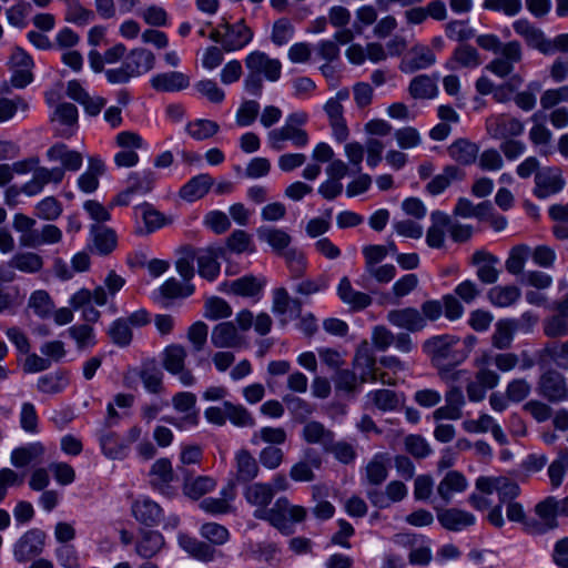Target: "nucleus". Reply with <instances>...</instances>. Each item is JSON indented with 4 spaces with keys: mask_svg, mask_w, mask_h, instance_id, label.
<instances>
[{
    "mask_svg": "<svg viewBox=\"0 0 568 568\" xmlns=\"http://www.w3.org/2000/svg\"><path fill=\"white\" fill-rule=\"evenodd\" d=\"M458 341V337L445 334L433 336L423 344V351L430 358L432 364L438 369L439 376L444 381L455 382L467 374L464 369H453L467 357V353L456 348Z\"/></svg>",
    "mask_w": 568,
    "mask_h": 568,
    "instance_id": "nucleus-1",
    "label": "nucleus"
},
{
    "mask_svg": "<svg viewBox=\"0 0 568 568\" xmlns=\"http://www.w3.org/2000/svg\"><path fill=\"white\" fill-rule=\"evenodd\" d=\"M476 43L486 51L499 53V57L494 58L485 67V70L498 78L509 77L514 72L515 65L523 61V47L517 40L503 43L495 34H480L476 38Z\"/></svg>",
    "mask_w": 568,
    "mask_h": 568,
    "instance_id": "nucleus-2",
    "label": "nucleus"
},
{
    "mask_svg": "<svg viewBox=\"0 0 568 568\" xmlns=\"http://www.w3.org/2000/svg\"><path fill=\"white\" fill-rule=\"evenodd\" d=\"M247 74L244 79V89L252 95L260 97L263 91V80L276 82L282 75V63L267 53L255 50L244 59Z\"/></svg>",
    "mask_w": 568,
    "mask_h": 568,
    "instance_id": "nucleus-3",
    "label": "nucleus"
},
{
    "mask_svg": "<svg viewBox=\"0 0 568 568\" xmlns=\"http://www.w3.org/2000/svg\"><path fill=\"white\" fill-rule=\"evenodd\" d=\"M307 511L304 507L292 505L286 497H280L268 509V511H258L256 519L265 520L282 534H293L294 523H301L306 518Z\"/></svg>",
    "mask_w": 568,
    "mask_h": 568,
    "instance_id": "nucleus-4",
    "label": "nucleus"
},
{
    "mask_svg": "<svg viewBox=\"0 0 568 568\" xmlns=\"http://www.w3.org/2000/svg\"><path fill=\"white\" fill-rule=\"evenodd\" d=\"M187 351L181 344H170L161 353V364L171 375L176 376L183 386H192L196 378L186 366Z\"/></svg>",
    "mask_w": 568,
    "mask_h": 568,
    "instance_id": "nucleus-5",
    "label": "nucleus"
},
{
    "mask_svg": "<svg viewBox=\"0 0 568 568\" xmlns=\"http://www.w3.org/2000/svg\"><path fill=\"white\" fill-rule=\"evenodd\" d=\"M47 534L39 528L27 530L13 545V557L20 562H29L39 557L45 547Z\"/></svg>",
    "mask_w": 568,
    "mask_h": 568,
    "instance_id": "nucleus-6",
    "label": "nucleus"
},
{
    "mask_svg": "<svg viewBox=\"0 0 568 568\" xmlns=\"http://www.w3.org/2000/svg\"><path fill=\"white\" fill-rule=\"evenodd\" d=\"M558 500L555 497H547L535 506V514L538 518L529 519L526 523V532L541 535L558 527L557 513Z\"/></svg>",
    "mask_w": 568,
    "mask_h": 568,
    "instance_id": "nucleus-7",
    "label": "nucleus"
},
{
    "mask_svg": "<svg viewBox=\"0 0 568 568\" xmlns=\"http://www.w3.org/2000/svg\"><path fill=\"white\" fill-rule=\"evenodd\" d=\"M514 31L520 36L529 48L538 50L542 54L554 53V43L544 31L527 19H518L513 22Z\"/></svg>",
    "mask_w": 568,
    "mask_h": 568,
    "instance_id": "nucleus-8",
    "label": "nucleus"
},
{
    "mask_svg": "<svg viewBox=\"0 0 568 568\" xmlns=\"http://www.w3.org/2000/svg\"><path fill=\"white\" fill-rule=\"evenodd\" d=\"M116 144L123 150L114 155V162L119 168H131L139 162L136 149L143 146L142 138L132 131L120 132L115 138Z\"/></svg>",
    "mask_w": 568,
    "mask_h": 568,
    "instance_id": "nucleus-9",
    "label": "nucleus"
},
{
    "mask_svg": "<svg viewBox=\"0 0 568 568\" xmlns=\"http://www.w3.org/2000/svg\"><path fill=\"white\" fill-rule=\"evenodd\" d=\"M286 141H291L296 148H304L308 144L310 138L304 129L287 124L273 129L267 133L268 145L275 151H282L285 148Z\"/></svg>",
    "mask_w": 568,
    "mask_h": 568,
    "instance_id": "nucleus-10",
    "label": "nucleus"
},
{
    "mask_svg": "<svg viewBox=\"0 0 568 568\" xmlns=\"http://www.w3.org/2000/svg\"><path fill=\"white\" fill-rule=\"evenodd\" d=\"M131 513L135 520L145 527L159 526L164 518L162 507L149 497L135 499L132 503Z\"/></svg>",
    "mask_w": 568,
    "mask_h": 568,
    "instance_id": "nucleus-11",
    "label": "nucleus"
},
{
    "mask_svg": "<svg viewBox=\"0 0 568 568\" xmlns=\"http://www.w3.org/2000/svg\"><path fill=\"white\" fill-rule=\"evenodd\" d=\"M64 178V171L60 168L48 169L36 166L32 179L21 186V192L28 196L39 194L49 183L59 184Z\"/></svg>",
    "mask_w": 568,
    "mask_h": 568,
    "instance_id": "nucleus-12",
    "label": "nucleus"
},
{
    "mask_svg": "<svg viewBox=\"0 0 568 568\" xmlns=\"http://www.w3.org/2000/svg\"><path fill=\"white\" fill-rule=\"evenodd\" d=\"M435 62L436 57L433 50L425 44L417 43L403 58L399 70L404 73H414L432 67Z\"/></svg>",
    "mask_w": 568,
    "mask_h": 568,
    "instance_id": "nucleus-13",
    "label": "nucleus"
},
{
    "mask_svg": "<svg viewBox=\"0 0 568 568\" xmlns=\"http://www.w3.org/2000/svg\"><path fill=\"white\" fill-rule=\"evenodd\" d=\"M224 30L223 50L225 52L237 51L246 47L253 39V31L244 20L233 24L225 22L221 24Z\"/></svg>",
    "mask_w": 568,
    "mask_h": 568,
    "instance_id": "nucleus-14",
    "label": "nucleus"
},
{
    "mask_svg": "<svg viewBox=\"0 0 568 568\" xmlns=\"http://www.w3.org/2000/svg\"><path fill=\"white\" fill-rule=\"evenodd\" d=\"M225 257V250L221 246H210L196 251L195 261L201 277L214 281L220 274L219 258Z\"/></svg>",
    "mask_w": 568,
    "mask_h": 568,
    "instance_id": "nucleus-15",
    "label": "nucleus"
},
{
    "mask_svg": "<svg viewBox=\"0 0 568 568\" xmlns=\"http://www.w3.org/2000/svg\"><path fill=\"white\" fill-rule=\"evenodd\" d=\"M386 318L390 325L412 333L419 332L426 327L425 318L415 307L390 310Z\"/></svg>",
    "mask_w": 568,
    "mask_h": 568,
    "instance_id": "nucleus-16",
    "label": "nucleus"
},
{
    "mask_svg": "<svg viewBox=\"0 0 568 568\" xmlns=\"http://www.w3.org/2000/svg\"><path fill=\"white\" fill-rule=\"evenodd\" d=\"M211 343L216 348H241L245 345V337L233 322H223L212 329Z\"/></svg>",
    "mask_w": 568,
    "mask_h": 568,
    "instance_id": "nucleus-17",
    "label": "nucleus"
},
{
    "mask_svg": "<svg viewBox=\"0 0 568 568\" xmlns=\"http://www.w3.org/2000/svg\"><path fill=\"white\" fill-rule=\"evenodd\" d=\"M486 128L494 138L517 136L524 131L523 122L509 114L490 115L486 120Z\"/></svg>",
    "mask_w": 568,
    "mask_h": 568,
    "instance_id": "nucleus-18",
    "label": "nucleus"
},
{
    "mask_svg": "<svg viewBox=\"0 0 568 568\" xmlns=\"http://www.w3.org/2000/svg\"><path fill=\"white\" fill-rule=\"evenodd\" d=\"M243 496L247 504L255 507L253 516L256 518L258 511H268L274 489L268 483H253L244 488Z\"/></svg>",
    "mask_w": 568,
    "mask_h": 568,
    "instance_id": "nucleus-19",
    "label": "nucleus"
},
{
    "mask_svg": "<svg viewBox=\"0 0 568 568\" xmlns=\"http://www.w3.org/2000/svg\"><path fill=\"white\" fill-rule=\"evenodd\" d=\"M266 281L262 277L244 275L234 281L225 282L222 291L242 297H257L262 293Z\"/></svg>",
    "mask_w": 568,
    "mask_h": 568,
    "instance_id": "nucleus-20",
    "label": "nucleus"
},
{
    "mask_svg": "<svg viewBox=\"0 0 568 568\" xmlns=\"http://www.w3.org/2000/svg\"><path fill=\"white\" fill-rule=\"evenodd\" d=\"M535 183L534 194L539 199H546L549 195L560 192L565 185V181L559 171L550 168L537 172Z\"/></svg>",
    "mask_w": 568,
    "mask_h": 568,
    "instance_id": "nucleus-21",
    "label": "nucleus"
},
{
    "mask_svg": "<svg viewBox=\"0 0 568 568\" xmlns=\"http://www.w3.org/2000/svg\"><path fill=\"white\" fill-rule=\"evenodd\" d=\"M90 235L92 240L91 252L98 255H109L115 250L118 236L114 230L101 224H92Z\"/></svg>",
    "mask_w": 568,
    "mask_h": 568,
    "instance_id": "nucleus-22",
    "label": "nucleus"
},
{
    "mask_svg": "<svg viewBox=\"0 0 568 568\" xmlns=\"http://www.w3.org/2000/svg\"><path fill=\"white\" fill-rule=\"evenodd\" d=\"M540 393L550 402H561L568 398V387L562 375L550 371L540 378Z\"/></svg>",
    "mask_w": 568,
    "mask_h": 568,
    "instance_id": "nucleus-23",
    "label": "nucleus"
},
{
    "mask_svg": "<svg viewBox=\"0 0 568 568\" xmlns=\"http://www.w3.org/2000/svg\"><path fill=\"white\" fill-rule=\"evenodd\" d=\"M354 366L359 371L358 378L361 384L377 382L376 358L366 342L356 351Z\"/></svg>",
    "mask_w": 568,
    "mask_h": 568,
    "instance_id": "nucleus-24",
    "label": "nucleus"
},
{
    "mask_svg": "<svg viewBox=\"0 0 568 568\" xmlns=\"http://www.w3.org/2000/svg\"><path fill=\"white\" fill-rule=\"evenodd\" d=\"M132 78L140 77L154 68V54L143 48H136L129 52L123 61Z\"/></svg>",
    "mask_w": 568,
    "mask_h": 568,
    "instance_id": "nucleus-25",
    "label": "nucleus"
},
{
    "mask_svg": "<svg viewBox=\"0 0 568 568\" xmlns=\"http://www.w3.org/2000/svg\"><path fill=\"white\" fill-rule=\"evenodd\" d=\"M430 222L426 232V243L432 248H440L445 243V232L450 225V216L443 211H433Z\"/></svg>",
    "mask_w": 568,
    "mask_h": 568,
    "instance_id": "nucleus-26",
    "label": "nucleus"
},
{
    "mask_svg": "<svg viewBox=\"0 0 568 568\" xmlns=\"http://www.w3.org/2000/svg\"><path fill=\"white\" fill-rule=\"evenodd\" d=\"M321 465V456L315 450L307 449L304 458L292 466L290 477L294 481H312L315 478L313 469H318Z\"/></svg>",
    "mask_w": 568,
    "mask_h": 568,
    "instance_id": "nucleus-27",
    "label": "nucleus"
},
{
    "mask_svg": "<svg viewBox=\"0 0 568 568\" xmlns=\"http://www.w3.org/2000/svg\"><path fill=\"white\" fill-rule=\"evenodd\" d=\"M473 264L477 265V277L485 284H493L498 280L499 271L496 268L498 258L486 252L476 251L471 257Z\"/></svg>",
    "mask_w": 568,
    "mask_h": 568,
    "instance_id": "nucleus-28",
    "label": "nucleus"
},
{
    "mask_svg": "<svg viewBox=\"0 0 568 568\" xmlns=\"http://www.w3.org/2000/svg\"><path fill=\"white\" fill-rule=\"evenodd\" d=\"M151 85L160 92L181 91L190 85V78L179 71L163 72L151 78Z\"/></svg>",
    "mask_w": 568,
    "mask_h": 568,
    "instance_id": "nucleus-29",
    "label": "nucleus"
},
{
    "mask_svg": "<svg viewBox=\"0 0 568 568\" xmlns=\"http://www.w3.org/2000/svg\"><path fill=\"white\" fill-rule=\"evenodd\" d=\"M337 295L354 311H361L368 307L373 300L372 297L363 292L355 291L347 276L342 277L337 286Z\"/></svg>",
    "mask_w": 568,
    "mask_h": 568,
    "instance_id": "nucleus-30",
    "label": "nucleus"
},
{
    "mask_svg": "<svg viewBox=\"0 0 568 568\" xmlns=\"http://www.w3.org/2000/svg\"><path fill=\"white\" fill-rule=\"evenodd\" d=\"M437 519L444 528L453 531H459L466 527L473 526L476 521L473 514L457 508L439 510Z\"/></svg>",
    "mask_w": 568,
    "mask_h": 568,
    "instance_id": "nucleus-31",
    "label": "nucleus"
},
{
    "mask_svg": "<svg viewBox=\"0 0 568 568\" xmlns=\"http://www.w3.org/2000/svg\"><path fill=\"white\" fill-rule=\"evenodd\" d=\"M47 158L50 161H59L62 164L63 171H78L83 162V156L80 152L69 150L63 143H57L47 151Z\"/></svg>",
    "mask_w": 568,
    "mask_h": 568,
    "instance_id": "nucleus-32",
    "label": "nucleus"
},
{
    "mask_svg": "<svg viewBox=\"0 0 568 568\" xmlns=\"http://www.w3.org/2000/svg\"><path fill=\"white\" fill-rule=\"evenodd\" d=\"M164 544V537L159 531L142 529L135 544V552L144 559H151L161 551Z\"/></svg>",
    "mask_w": 568,
    "mask_h": 568,
    "instance_id": "nucleus-33",
    "label": "nucleus"
},
{
    "mask_svg": "<svg viewBox=\"0 0 568 568\" xmlns=\"http://www.w3.org/2000/svg\"><path fill=\"white\" fill-rule=\"evenodd\" d=\"M465 171L456 165H446L443 172L435 175L425 186L430 195L442 194L453 182L465 179Z\"/></svg>",
    "mask_w": 568,
    "mask_h": 568,
    "instance_id": "nucleus-34",
    "label": "nucleus"
},
{
    "mask_svg": "<svg viewBox=\"0 0 568 568\" xmlns=\"http://www.w3.org/2000/svg\"><path fill=\"white\" fill-rule=\"evenodd\" d=\"M480 63V55L476 48L469 44H460L454 50L452 58L446 63V68L449 70L460 68L475 69Z\"/></svg>",
    "mask_w": 568,
    "mask_h": 568,
    "instance_id": "nucleus-35",
    "label": "nucleus"
},
{
    "mask_svg": "<svg viewBox=\"0 0 568 568\" xmlns=\"http://www.w3.org/2000/svg\"><path fill=\"white\" fill-rule=\"evenodd\" d=\"M467 486V479L460 471L449 470L438 484L437 494L446 504H449L454 494L465 491Z\"/></svg>",
    "mask_w": 568,
    "mask_h": 568,
    "instance_id": "nucleus-36",
    "label": "nucleus"
},
{
    "mask_svg": "<svg viewBox=\"0 0 568 568\" xmlns=\"http://www.w3.org/2000/svg\"><path fill=\"white\" fill-rule=\"evenodd\" d=\"M387 454H376L366 465L364 480L369 486H381L388 477Z\"/></svg>",
    "mask_w": 568,
    "mask_h": 568,
    "instance_id": "nucleus-37",
    "label": "nucleus"
},
{
    "mask_svg": "<svg viewBox=\"0 0 568 568\" xmlns=\"http://www.w3.org/2000/svg\"><path fill=\"white\" fill-rule=\"evenodd\" d=\"M518 328L519 323L517 320H499L495 324V331L491 335V345L500 351L508 349L513 344L515 333Z\"/></svg>",
    "mask_w": 568,
    "mask_h": 568,
    "instance_id": "nucleus-38",
    "label": "nucleus"
},
{
    "mask_svg": "<svg viewBox=\"0 0 568 568\" xmlns=\"http://www.w3.org/2000/svg\"><path fill=\"white\" fill-rule=\"evenodd\" d=\"M256 234L260 241L267 243L278 255H282L287 248H291L290 244L292 237L282 229L261 226L257 229Z\"/></svg>",
    "mask_w": 568,
    "mask_h": 568,
    "instance_id": "nucleus-39",
    "label": "nucleus"
},
{
    "mask_svg": "<svg viewBox=\"0 0 568 568\" xmlns=\"http://www.w3.org/2000/svg\"><path fill=\"white\" fill-rule=\"evenodd\" d=\"M178 540L179 545L197 560L212 561L216 556L214 547L186 534H180Z\"/></svg>",
    "mask_w": 568,
    "mask_h": 568,
    "instance_id": "nucleus-40",
    "label": "nucleus"
},
{
    "mask_svg": "<svg viewBox=\"0 0 568 568\" xmlns=\"http://www.w3.org/2000/svg\"><path fill=\"white\" fill-rule=\"evenodd\" d=\"M43 454L44 447L41 443H30L13 449L10 462L14 467L23 468L30 464L40 462Z\"/></svg>",
    "mask_w": 568,
    "mask_h": 568,
    "instance_id": "nucleus-41",
    "label": "nucleus"
},
{
    "mask_svg": "<svg viewBox=\"0 0 568 568\" xmlns=\"http://www.w3.org/2000/svg\"><path fill=\"white\" fill-rule=\"evenodd\" d=\"M213 179L209 174H199L192 178L180 190V196L189 202L202 199L212 187Z\"/></svg>",
    "mask_w": 568,
    "mask_h": 568,
    "instance_id": "nucleus-42",
    "label": "nucleus"
},
{
    "mask_svg": "<svg viewBox=\"0 0 568 568\" xmlns=\"http://www.w3.org/2000/svg\"><path fill=\"white\" fill-rule=\"evenodd\" d=\"M236 479L241 483H250L255 479L260 473V467L253 455L241 449L235 455Z\"/></svg>",
    "mask_w": 568,
    "mask_h": 568,
    "instance_id": "nucleus-43",
    "label": "nucleus"
},
{
    "mask_svg": "<svg viewBox=\"0 0 568 568\" xmlns=\"http://www.w3.org/2000/svg\"><path fill=\"white\" fill-rule=\"evenodd\" d=\"M138 375L149 393L161 394L164 390L163 373L154 361L143 363Z\"/></svg>",
    "mask_w": 568,
    "mask_h": 568,
    "instance_id": "nucleus-44",
    "label": "nucleus"
},
{
    "mask_svg": "<svg viewBox=\"0 0 568 568\" xmlns=\"http://www.w3.org/2000/svg\"><path fill=\"white\" fill-rule=\"evenodd\" d=\"M478 146L466 139L455 141L447 149L449 156L462 165L473 164L478 156Z\"/></svg>",
    "mask_w": 568,
    "mask_h": 568,
    "instance_id": "nucleus-45",
    "label": "nucleus"
},
{
    "mask_svg": "<svg viewBox=\"0 0 568 568\" xmlns=\"http://www.w3.org/2000/svg\"><path fill=\"white\" fill-rule=\"evenodd\" d=\"M521 291L516 285H497L491 287L487 297L496 307H508L519 301Z\"/></svg>",
    "mask_w": 568,
    "mask_h": 568,
    "instance_id": "nucleus-46",
    "label": "nucleus"
},
{
    "mask_svg": "<svg viewBox=\"0 0 568 568\" xmlns=\"http://www.w3.org/2000/svg\"><path fill=\"white\" fill-rule=\"evenodd\" d=\"M216 487V481L210 476L186 477L183 483V493L191 499L197 500Z\"/></svg>",
    "mask_w": 568,
    "mask_h": 568,
    "instance_id": "nucleus-47",
    "label": "nucleus"
},
{
    "mask_svg": "<svg viewBox=\"0 0 568 568\" xmlns=\"http://www.w3.org/2000/svg\"><path fill=\"white\" fill-rule=\"evenodd\" d=\"M480 362L481 364L494 365L501 373H508L513 371L520 361L515 353H493L485 351L480 354Z\"/></svg>",
    "mask_w": 568,
    "mask_h": 568,
    "instance_id": "nucleus-48",
    "label": "nucleus"
},
{
    "mask_svg": "<svg viewBox=\"0 0 568 568\" xmlns=\"http://www.w3.org/2000/svg\"><path fill=\"white\" fill-rule=\"evenodd\" d=\"M150 477L152 486L163 489L174 478V471L171 460L169 458H160L153 463L150 469Z\"/></svg>",
    "mask_w": 568,
    "mask_h": 568,
    "instance_id": "nucleus-49",
    "label": "nucleus"
},
{
    "mask_svg": "<svg viewBox=\"0 0 568 568\" xmlns=\"http://www.w3.org/2000/svg\"><path fill=\"white\" fill-rule=\"evenodd\" d=\"M303 438L310 444H318L326 449L332 444L334 433L318 422H310L303 428Z\"/></svg>",
    "mask_w": 568,
    "mask_h": 568,
    "instance_id": "nucleus-50",
    "label": "nucleus"
},
{
    "mask_svg": "<svg viewBox=\"0 0 568 568\" xmlns=\"http://www.w3.org/2000/svg\"><path fill=\"white\" fill-rule=\"evenodd\" d=\"M62 241V231L54 224H44L27 240L28 247L36 248L42 245H53Z\"/></svg>",
    "mask_w": 568,
    "mask_h": 568,
    "instance_id": "nucleus-51",
    "label": "nucleus"
},
{
    "mask_svg": "<svg viewBox=\"0 0 568 568\" xmlns=\"http://www.w3.org/2000/svg\"><path fill=\"white\" fill-rule=\"evenodd\" d=\"M59 121L67 129L60 132L61 136L69 138L73 133V128L77 126L78 123V109L72 103H61L57 106L54 111L53 121Z\"/></svg>",
    "mask_w": 568,
    "mask_h": 568,
    "instance_id": "nucleus-52",
    "label": "nucleus"
},
{
    "mask_svg": "<svg viewBox=\"0 0 568 568\" xmlns=\"http://www.w3.org/2000/svg\"><path fill=\"white\" fill-rule=\"evenodd\" d=\"M28 306L40 318H49L55 307L49 293L44 290L34 291L28 301Z\"/></svg>",
    "mask_w": 568,
    "mask_h": 568,
    "instance_id": "nucleus-53",
    "label": "nucleus"
},
{
    "mask_svg": "<svg viewBox=\"0 0 568 568\" xmlns=\"http://www.w3.org/2000/svg\"><path fill=\"white\" fill-rule=\"evenodd\" d=\"M185 131L192 139L203 141L214 136L220 131V125L212 120L197 119L190 121L185 126Z\"/></svg>",
    "mask_w": 568,
    "mask_h": 568,
    "instance_id": "nucleus-54",
    "label": "nucleus"
},
{
    "mask_svg": "<svg viewBox=\"0 0 568 568\" xmlns=\"http://www.w3.org/2000/svg\"><path fill=\"white\" fill-rule=\"evenodd\" d=\"M368 403L382 412H392L399 406L398 395L390 389H376L366 395Z\"/></svg>",
    "mask_w": 568,
    "mask_h": 568,
    "instance_id": "nucleus-55",
    "label": "nucleus"
},
{
    "mask_svg": "<svg viewBox=\"0 0 568 568\" xmlns=\"http://www.w3.org/2000/svg\"><path fill=\"white\" fill-rule=\"evenodd\" d=\"M69 384V378L65 372L58 371L41 376L38 379L37 388L41 393L57 394L62 392Z\"/></svg>",
    "mask_w": 568,
    "mask_h": 568,
    "instance_id": "nucleus-56",
    "label": "nucleus"
},
{
    "mask_svg": "<svg viewBox=\"0 0 568 568\" xmlns=\"http://www.w3.org/2000/svg\"><path fill=\"white\" fill-rule=\"evenodd\" d=\"M408 92L414 99H432L436 95L437 85L427 74H420L412 79Z\"/></svg>",
    "mask_w": 568,
    "mask_h": 568,
    "instance_id": "nucleus-57",
    "label": "nucleus"
},
{
    "mask_svg": "<svg viewBox=\"0 0 568 568\" xmlns=\"http://www.w3.org/2000/svg\"><path fill=\"white\" fill-rule=\"evenodd\" d=\"M226 251L235 254L254 253L255 246L252 236L243 230L233 231L226 239Z\"/></svg>",
    "mask_w": 568,
    "mask_h": 568,
    "instance_id": "nucleus-58",
    "label": "nucleus"
},
{
    "mask_svg": "<svg viewBox=\"0 0 568 568\" xmlns=\"http://www.w3.org/2000/svg\"><path fill=\"white\" fill-rule=\"evenodd\" d=\"M135 213L140 215L144 222L145 234L153 233L166 223L164 215L148 203L135 207Z\"/></svg>",
    "mask_w": 568,
    "mask_h": 568,
    "instance_id": "nucleus-59",
    "label": "nucleus"
},
{
    "mask_svg": "<svg viewBox=\"0 0 568 568\" xmlns=\"http://www.w3.org/2000/svg\"><path fill=\"white\" fill-rule=\"evenodd\" d=\"M287 434L282 427H262L253 433L251 443L255 446L261 443L270 444L268 446L282 445L286 442Z\"/></svg>",
    "mask_w": 568,
    "mask_h": 568,
    "instance_id": "nucleus-60",
    "label": "nucleus"
},
{
    "mask_svg": "<svg viewBox=\"0 0 568 568\" xmlns=\"http://www.w3.org/2000/svg\"><path fill=\"white\" fill-rule=\"evenodd\" d=\"M11 265L23 273H37L43 266V258L33 252L17 253L11 258Z\"/></svg>",
    "mask_w": 568,
    "mask_h": 568,
    "instance_id": "nucleus-61",
    "label": "nucleus"
},
{
    "mask_svg": "<svg viewBox=\"0 0 568 568\" xmlns=\"http://www.w3.org/2000/svg\"><path fill=\"white\" fill-rule=\"evenodd\" d=\"M65 4V20L68 22L77 26H87L93 20V11L84 8L79 0H68Z\"/></svg>",
    "mask_w": 568,
    "mask_h": 568,
    "instance_id": "nucleus-62",
    "label": "nucleus"
},
{
    "mask_svg": "<svg viewBox=\"0 0 568 568\" xmlns=\"http://www.w3.org/2000/svg\"><path fill=\"white\" fill-rule=\"evenodd\" d=\"M530 256V247L526 244L516 245L511 248L508 258L506 260V270L513 274L518 275L524 271L527 258Z\"/></svg>",
    "mask_w": 568,
    "mask_h": 568,
    "instance_id": "nucleus-63",
    "label": "nucleus"
},
{
    "mask_svg": "<svg viewBox=\"0 0 568 568\" xmlns=\"http://www.w3.org/2000/svg\"><path fill=\"white\" fill-rule=\"evenodd\" d=\"M232 315L230 304L217 296L209 297L204 303V317L211 321L227 318Z\"/></svg>",
    "mask_w": 568,
    "mask_h": 568,
    "instance_id": "nucleus-64",
    "label": "nucleus"
}]
</instances>
